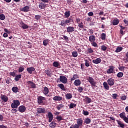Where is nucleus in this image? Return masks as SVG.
I'll return each mask as SVG.
<instances>
[{
  "label": "nucleus",
  "instance_id": "46",
  "mask_svg": "<svg viewBox=\"0 0 128 128\" xmlns=\"http://www.w3.org/2000/svg\"><path fill=\"white\" fill-rule=\"evenodd\" d=\"M106 34L102 33L101 34V39L102 40H106Z\"/></svg>",
  "mask_w": 128,
  "mask_h": 128
},
{
  "label": "nucleus",
  "instance_id": "5",
  "mask_svg": "<svg viewBox=\"0 0 128 128\" xmlns=\"http://www.w3.org/2000/svg\"><path fill=\"white\" fill-rule=\"evenodd\" d=\"M37 113L38 114H46V110L44 108H38L37 110Z\"/></svg>",
  "mask_w": 128,
  "mask_h": 128
},
{
  "label": "nucleus",
  "instance_id": "3",
  "mask_svg": "<svg viewBox=\"0 0 128 128\" xmlns=\"http://www.w3.org/2000/svg\"><path fill=\"white\" fill-rule=\"evenodd\" d=\"M88 82L92 86H96V82H94V79L92 77H88L87 79Z\"/></svg>",
  "mask_w": 128,
  "mask_h": 128
},
{
  "label": "nucleus",
  "instance_id": "4",
  "mask_svg": "<svg viewBox=\"0 0 128 128\" xmlns=\"http://www.w3.org/2000/svg\"><path fill=\"white\" fill-rule=\"evenodd\" d=\"M60 82L62 84H66L68 82V78L64 76H60L59 78Z\"/></svg>",
  "mask_w": 128,
  "mask_h": 128
},
{
  "label": "nucleus",
  "instance_id": "44",
  "mask_svg": "<svg viewBox=\"0 0 128 128\" xmlns=\"http://www.w3.org/2000/svg\"><path fill=\"white\" fill-rule=\"evenodd\" d=\"M43 44L44 46H48V39H47L46 40H44Z\"/></svg>",
  "mask_w": 128,
  "mask_h": 128
},
{
  "label": "nucleus",
  "instance_id": "45",
  "mask_svg": "<svg viewBox=\"0 0 128 128\" xmlns=\"http://www.w3.org/2000/svg\"><path fill=\"white\" fill-rule=\"evenodd\" d=\"M0 20H6V16H4V14H0Z\"/></svg>",
  "mask_w": 128,
  "mask_h": 128
},
{
  "label": "nucleus",
  "instance_id": "29",
  "mask_svg": "<svg viewBox=\"0 0 128 128\" xmlns=\"http://www.w3.org/2000/svg\"><path fill=\"white\" fill-rule=\"evenodd\" d=\"M56 108L58 110H60L61 108H64V106L62 104H60L59 105H58Z\"/></svg>",
  "mask_w": 128,
  "mask_h": 128
},
{
  "label": "nucleus",
  "instance_id": "35",
  "mask_svg": "<svg viewBox=\"0 0 128 128\" xmlns=\"http://www.w3.org/2000/svg\"><path fill=\"white\" fill-rule=\"evenodd\" d=\"M123 48L122 46H118L117 47L116 49V50L115 52H122V50Z\"/></svg>",
  "mask_w": 128,
  "mask_h": 128
},
{
  "label": "nucleus",
  "instance_id": "10",
  "mask_svg": "<svg viewBox=\"0 0 128 128\" xmlns=\"http://www.w3.org/2000/svg\"><path fill=\"white\" fill-rule=\"evenodd\" d=\"M74 32V28L73 26H69L67 27L66 32H68V34H70Z\"/></svg>",
  "mask_w": 128,
  "mask_h": 128
},
{
  "label": "nucleus",
  "instance_id": "12",
  "mask_svg": "<svg viewBox=\"0 0 128 128\" xmlns=\"http://www.w3.org/2000/svg\"><path fill=\"white\" fill-rule=\"evenodd\" d=\"M92 62L95 64H98L102 62V59H100V58H97L95 60H92Z\"/></svg>",
  "mask_w": 128,
  "mask_h": 128
},
{
  "label": "nucleus",
  "instance_id": "20",
  "mask_svg": "<svg viewBox=\"0 0 128 128\" xmlns=\"http://www.w3.org/2000/svg\"><path fill=\"white\" fill-rule=\"evenodd\" d=\"M1 99L4 102H6L8 100V98L6 95H2L1 96Z\"/></svg>",
  "mask_w": 128,
  "mask_h": 128
},
{
  "label": "nucleus",
  "instance_id": "41",
  "mask_svg": "<svg viewBox=\"0 0 128 128\" xmlns=\"http://www.w3.org/2000/svg\"><path fill=\"white\" fill-rule=\"evenodd\" d=\"M120 116L121 118H122L123 120L126 117V113L124 112H122L120 114Z\"/></svg>",
  "mask_w": 128,
  "mask_h": 128
},
{
  "label": "nucleus",
  "instance_id": "15",
  "mask_svg": "<svg viewBox=\"0 0 128 128\" xmlns=\"http://www.w3.org/2000/svg\"><path fill=\"white\" fill-rule=\"evenodd\" d=\"M89 42H96V36L94 35H91L89 36Z\"/></svg>",
  "mask_w": 128,
  "mask_h": 128
},
{
  "label": "nucleus",
  "instance_id": "33",
  "mask_svg": "<svg viewBox=\"0 0 128 128\" xmlns=\"http://www.w3.org/2000/svg\"><path fill=\"white\" fill-rule=\"evenodd\" d=\"M22 78V74H18L15 76L14 80L16 82H18L20 80V79Z\"/></svg>",
  "mask_w": 128,
  "mask_h": 128
},
{
  "label": "nucleus",
  "instance_id": "48",
  "mask_svg": "<svg viewBox=\"0 0 128 128\" xmlns=\"http://www.w3.org/2000/svg\"><path fill=\"white\" fill-rule=\"evenodd\" d=\"M72 56H74V58H76L78 56V52H72Z\"/></svg>",
  "mask_w": 128,
  "mask_h": 128
},
{
  "label": "nucleus",
  "instance_id": "18",
  "mask_svg": "<svg viewBox=\"0 0 128 128\" xmlns=\"http://www.w3.org/2000/svg\"><path fill=\"white\" fill-rule=\"evenodd\" d=\"M120 23V20L118 18H114L112 22V24H113V26H118V24Z\"/></svg>",
  "mask_w": 128,
  "mask_h": 128
},
{
  "label": "nucleus",
  "instance_id": "54",
  "mask_svg": "<svg viewBox=\"0 0 128 128\" xmlns=\"http://www.w3.org/2000/svg\"><path fill=\"white\" fill-rule=\"evenodd\" d=\"M42 18V16L40 15H36L35 16V18L37 20H40V18Z\"/></svg>",
  "mask_w": 128,
  "mask_h": 128
},
{
  "label": "nucleus",
  "instance_id": "50",
  "mask_svg": "<svg viewBox=\"0 0 128 128\" xmlns=\"http://www.w3.org/2000/svg\"><path fill=\"white\" fill-rule=\"evenodd\" d=\"M82 114H84V116H88V114H90V112H88L84 110H82Z\"/></svg>",
  "mask_w": 128,
  "mask_h": 128
},
{
  "label": "nucleus",
  "instance_id": "6",
  "mask_svg": "<svg viewBox=\"0 0 128 128\" xmlns=\"http://www.w3.org/2000/svg\"><path fill=\"white\" fill-rule=\"evenodd\" d=\"M114 66H109V69H108L106 71L107 74H114Z\"/></svg>",
  "mask_w": 128,
  "mask_h": 128
},
{
  "label": "nucleus",
  "instance_id": "62",
  "mask_svg": "<svg viewBox=\"0 0 128 128\" xmlns=\"http://www.w3.org/2000/svg\"><path fill=\"white\" fill-rule=\"evenodd\" d=\"M123 120H124L125 122H126V124H128V117L126 116Z\"/></svg>",
  "mask_w": 128,
  "mask_h": 128
},
{
  "label": "nucleus",
  "instance_id": "40",
  "mask_svg": "<svg viewBox=\"0 0 128 128\" xmlns=\"http://www.w3.org/2000/svg\"><path fill=\"white\" fill-rule=\"evenodd\" d=\"M53 66L55 68H58V66H60V63L58 62H53Z\"/></svg>",
  "mask_w": 128,
  "mask_h": 128
},
{
  "label": "nucleus",
  "instance_id": "9",
  "mask_svg": "<svg viewBox=\"0 0 128 128\" xmlns=\"http://www.w3.org/2000/svg\"><path fill=\"white\" fill-rule=\"evenodd\" d=\"M107 82L109 86H114V80L110 78L108 79V80H107Z\"/></svg>",
  "mask_w": 128,
  "mask_h": 128
},
{
  "label": "nucleus",
  "instance_id": "57",
  "mask_svg": "<svg viewBox=\"0 0 128 128\" xmlns=\"http://www.w3.org/2000/svg\"><path fill=\"white\" fill-rule=\"evenodd\" d=\"M88 52H89V54H92V52H94V50H92V48H88Z\"/></svg>",
  "mask_w": 128,
  "mask_h": 128
},
{
  "label": "nucleus",
  "instance_id": "27",
  "mask_svg": "<svg viewBox=\"0 0 128 128\" xmlns=\"http://www.w3.org/2000/svg\"><path fill=\"white\" fill-rule=\"evenodd\" d=\"M45 72H46V74L50 78V76H52V70H46Z\"/></svg>",
  "mask_w": 128,
  "mask_h": 128
},
{
  "label": "nucleus",
  "instance_id": "19",
  "mask_svg": "<svg viewBox=\"0 0 128 128\" xmlns=\"http://www.w3.org/2000/svg\"><path fill=\"white\" fill-rule=\"evenodd\" d=\"M53 100L56 101H60L62 100V97L60 96H55L53 98Z\"/></svg>",
  "mask_w": 128,
  "mask_h": 128
},
{
  "label": "nucleus",
  "instance_id": "55",
  "mask_svg": "<svg viewBox=\"0 0 128 128\" xmlns=\"http://www.w3.org/2000/svg\"><path fill=\"white\" fill-rule=\"evenodd\" d=\"M80 128L78 124H75L74 126H70V128Z\"/></svg>",
  "mask_w": 128,
  "mask_h": 128
},
{
  "label": "nucleus",
  "instance_id": "24",
  "mask_svg": "<svg viewBox=\"0 0 128 128\" xmlns=\"http://www.w3.org/2000/svg\"><path fill=\"white\" fill-rule=\"evenodd\" d=\"M58 88H60V90H66V88H64V85L62 84H58Z\"/></svg>",
  "mask_w": 128,
  "mask_h": 128
},
{
  "label": "nucleus",
  "instance_id": "13",
  "mask_svg": "<svg viewBox=\"0 0 128 128\" xmlns=\"http://www.w3.org/2000/svg\"><path fill=\"white\" fill-rule=\"evenodd\" d=\"M26 108L24 106H21L18 107V110H19L20 112H26Z\"/></svg>",
  "mask_w": 128,
  "mask_h": 128
},
{
  "label": "nucleus",
  "instance_id": "53",
  "mask_svg": "<svg viewBox=\"0 0 128 128\" xmlns=\"http://www.w3.org/2000/svg\"><path fill=\"white\" fill-rule=\"evenodd\" d=\"M78 28H84V23H82V22H81L78 24Z\"/></svg>",
  "mask_w": 128,
  "mask_h": 128
},
{
  "label": "nucleus",
  "instance_id": "38",
  "mask_svg": "<svg viewBox=\"0 0 128 128\" xmlns=\"http://www.w3.org/2000/svg\"><path fill=\"white\" fill-rule=\"evenodd\" d=\"M86 102H87L88 104H90V102H92V99L88 98V96H86Z\"/></svg>",
  "mask_w": 128,
  "mask_h": 128
},
{
  "label": "nucleus",
  "instance_id": "22",
  "mask_svg": "<svg viewBox=\"0 0 128 128\" xmlns=\"http://www.w3.org/2000/svg\"><path fill=\"white\" fill-rule=\"evenodd\" d=\"M43 92L45 95L48 94V92H50V90H48V88L46 86L44 87Z\"/></svg>",
  "mask_w": 128,
  "mask_h": 128
},
{
  "label": "nucleus",
  "instance_id": "7",
  "mask_svg": "<svg viewBox=\"0 0 128 128\" xmlns=\"http://www.w3.org/2000/svg\"><path fill=\"white\" fill-rule=\"evenodd\" d=\"M34 70H36V68H34L33 66L27 68H26V71L30 74H32V72H34Z\"/></svg>",
  "mask_w": 128,
  "mask_h": 128
},
{
  "label": "nucleus",
  "instance_id": "1",
  "mask_svg": "<svg viewBox=\"0 0 128 128\" xmlns=\"http://www.w3.org/2000/svg\"><path fill=\"white\" fill-rule=\"evenodd\" d=\"M74 20L70 18H68L66 20H62L61 21V23L60 24V26H66V24H70V22H72Z\"/></svg>",
  "mask_w": 128,
  "mask_h": 128
},
{
  "label": "nucleus",
  "instance_id": "37",
  "mask_svg": "<svg viewBox=\"0 0 128 128\" xmlns=\"http://www.w3.org/2000/svg\"><path fill=\"white\" fill-rule=\"evenodd\" d=\"M76 104L70 103L69 105V108H76Z\"/></svg>",
  "mask_w": 128,
  "mask_h": 128
},
{
  "label": "nucleus",
  "instance_id": "8",
  "mask_svg": "<svg viewBox=\"0 0 128 128\" xmlns=\"http://www.w3.org/2000/svg\"><path fill=\"white\" fill-rule=\"evenodd\" d=\"M46 100V98L44 97L40 96L38 98V102L39 104H42L44 103V100Z\"/></svg>",
  "mask_w": 128,
  "mask_h": 128
},
{
  "label": "nucleus",
  "instance_id": "11",
  "mask_svg": "<svg viewBox=\"0 0 128 128\" xmlns=\"http://www.w3.org/2000/svg\"><path fill=\"white\" fill-rule=\"evenodd\" d=\"M48 122H52V120H54V115L51 112H48Z\"/></svg>",
  "mask_w": 128,
  "mask_h": 128
},
{
  "label": "nucleus",
  "instance_id": "42",
  "mask_svg": "<svg viewBox=\"0 0 128 128\" xmlns=\"http://www.w3.org/2000/svg\"><path fill=\"white\" fill-rule=\"evenodd\" d=\"M56 120H57L58 122H60V120H64V118L62 116H57L56 117Z\"/></svg>",
  "mask_w": 128,
  "mask_h": 128
},
{
  "label": "nucleus",
  "instance_id": "64",
  "mask_svg": "<svg viewBox=\"0 0 128 128\" xmlns=\"http://www.w3.org/2000/svg\"><path fill=\"white\" fill-rule=\"evenodd\" d=\"M126 60L128 62V52L126 54Z\"/></svg>",
  "mask_w": 128,
  "mask_h": 128
},
{
  "label": "nucleus",
  "instance_id": "47",
  "mask_svg": "<svg viewBox=\"0 0 128 128\" xmlns=\"http://www.w3.org/2000/svg\"><path fill=\"white\" fill-rule=\"evenodd\" d=\"M117 76H118V78H122V76H124V73H122V72H119L117 74Z\"/></svg>",
  "mask_w": 128,
  "mask_h": 128
},
{
  "label": "nucleus",
  "instance_id": "23",
  "mask_svg": "<svg viewBox=\"0 0 128 128\" xmlns=\"http://www.w3.org/2000/svg\"><path fill=\"white\" fill-rule=\"evenodd\" d=\"M21 26H22V28H23V30H26L29 28L28 26L24 22H22L21 24Z\"/></svg>",
  "mask_w": 128,
  "mask_h": 128
},
{
  "label": "nucleus",
  "instance_id": "56",
  "mask_svg": "<svg viewBox=\"0 0 128 128\" xmlns=\"http://www.w3.org/2000/svg\"><path fill=\"white\" fill-rule=\"evenodd\" d=\"M112 98H114V100H116V98H118V94H112Z\"/></svg>",
  "mask_w": 128,
  "mask_h": 128
},
{
  "label": "nucleus",
  "instance_id": "28",
  "mask_svg": "<svg viewBox=\"0 0 128 128\" xmlns=\"http://www.w3.org/2000/svg\"><path fill=\"white\" fill-rule=\"evenodd\" d=\"M92 122V120L90 118H86L84 121V124H90Z\"/></svg>",
  "mask_w": 128,
  "mask_h": 128
},
{
  "label": "nucleus",
  "instance_id": "25",
  "mask_svg": "<svg viewBox=\"0 0 128 128\" xmlns=\"http://www.w3.org/2000/svg\"><path fill=\"white\" fill-rule=\"evenodd\" d=\"M103 86L105 90H110V86H108V84L106 82H104Z\"/></svg>",
  "mask_w": 128,
  "mask_h": 128
},
{
  "label": "nucleus",
  "instance_id": "36",
  "mask_svg": "<svg viewBox=\"0 0 128 128\" xmlns=\"http://www.w3.org/2000/svg\"><path fill=\"white\" fill-rule=\"evenodd\" d=\"M12 90L13 92H18V88L16 86H14L12 88Z\"/></svg>",
  "mask_w": 128,
  "mask_h": 128
},
{
  "label": "nucleus",
  "instance_id": "61",
  "mask_svg": "<svg viewBox=\"0 0 128 128\" xmlns=\"http://www.w3.org/2000/svg\"><path fill=\"white\" fill-rule=\"evenodd\" d=\"M18 110H16V109L13 108L11 110V112H12V114H16V112H18Z\"/></svg>",
  "mask_w": 128,
  "mask_h": 128
},
{
  "label": "nucleus",
  "instance_id": "60",
  "mask_svg": "<svg viewBox=\"0 0 128 128\" xmlns=\"http://www.w3.org/2000/svg\"><path fill=\"white\" fill-rule=\"evenodd\" d=\"M10 76H16V72H10Z\"/></svg>",
  "mask_w": 128,
  "mask_h": 128
},
{
  "label": "nucleus",
  "instance_id": "52",
  "mask_svg": "<svg viewBox=\"0 0 128 128\" xmlns=\"http://www.w3.org/2000/svg\"><path fill=\"white\" fill-rule=\"evenodd\" d=\"M91 44H92V46H94L95 48H98V44L95 42H91Z\"/></svg>",
  "mask_w": 128,
  "mask_h": 128
},
{
  "label": "nucleus",
  "instance_id": "17",
  "mask_svg": "<svg viewBox=\"0 0 128 128\" xmlns=\"http://www.w3.org/2000/svg\"><path fill=\"white\" fill-rule=\"evenodd\" d=\"M27 84H30L32 88H36V84L34 83V82L32 81H28Z\"/></svg>",
  "mask_w": 128,
  "mask_h": 128
},
{
  "label": "nucleus",
  "instance_id": "34",
  "mask_svg": "<svg viewBox=\"0 0 128 128\" xmlns=\"http://www.w3.org/2000/svg\"><path fill=\"white\" fill-rule=\"evenodd\" d=\"M65 18H70V11H68L65 12L64 13Z\"/></svg>",
  "mask_w": 128,
  "mask_h": 128
},
{
  "label": "nucleus",
  "instance_id": "16",
  "mask_svg": "<svg viewBox=\"0 0 128 128\" xmlns=\"http://www.w3.org/2000/svg\"><path fill=\"white\" fill-rule=\"evenodd\" d=\"M82 118H79L77 119V124H78L80 127L82 126Z\"/></svg>",
  "mask_w": 128,
  "mask_h": 128
},
{
  "label": "nucleus",
  "instance_id": "39",
  "mask_svg": "<svg viewBox=\"0 0 128 128\" xmlns=\"http://www.w3.org/2000/svg\"><path fill=\"white\" fill-rule=\"evenodd\" d=\"M39 8H40L41 10H44L46 8V6L44 4L42 3H40L38 6Z\"/></svg>",
  "mask_w": 128,
  "mask_h": 128
},
{
  "label": "nucleus",
  "instance_id": "21",
  "mask_svg": "<svg viewBox=\"0 0 128 128\" xmlns=\"http://www.w3.org/2000/svg\"><path fill=\"white\" fill-rule=\"evenodd\" d=\"M82 84V82H80V80H76L74 82V86H78L80 84Z\"/></svg>",
  "mask_w": 128,
  "mask_h": 128
},
{
  "label": "nucleus",
  "instance_id": "14",
  "mask_svg": "<svg viewBox=\"0 0 128 128\" xmlns=\"http://www.w3.org/2000/svg\"><path fill=\"white\" fill-rule=\"evenodd\" d=\"M21 10L24 12H30V6H25L21 9Z\"/></svg>",
  "mask_w": 128,
  "mask_h": 128
},
{
  "label": "nucleus",
  "instance_id": "51",
  "mask_svg": "<svg viewBox=\"0 0 128 128\" xmlns=\"http://www.w3.org/2000/svg\"><path fill=\"white\" fill-rule=\"evenodd\" d=\"M106 48H106V46L104 45H102L101 46V50L103 51L106 50Z\"/></svg>",
  "mask_w": 128,
  "mask_h": 128
},
{
  "label": "nucleus",
  "instance_id": "58",
  "mask_svg": "<svg viewBox=\"0 0 128 128\" xmlns=\"http://www.w3.org/2000/svg\"><path fill=\"white\" fill-rule=\"evenodd\" d=\"M122 100H126V96H123L120 97Z\"/></svg>",
  "mask_w": 128,
  "mask_h": 128
},
{
  "label": "nucleus",
  "instance_id": "2",
  "mask_svg": "<svg viewBox=\"0 0 128 128\" xmlns=\"http://www.w3.org/2000/svg\"><path fill=\"white\" fill-rule=\"evenodd\" d=\"M20 104V100H14L13 102L11 104V108H18V107Z\"/></svg>",
  "mask_w": 128,
  "mask_h": 128
},
{
  "label": "nucleus",
  "instance_id": "31",
  "mask_svg": "<svg viewBox=\"0 0 128 128\" xmlns=\"http://www.w3.org/2000/svg\"><path fill=\"white\" fill-rule=\"evenodd\" d=\"M50 128H56V123L54 122H52L50 124Z\"/></svg>",
  "mask_w": 128,
  "mask_h": 128
},
{
  "label": "nucleus",
  "instance_id": "63",
  "mask_svg": "<svg viewBox=\"0 0 128 128\" xmlns=\"http://www.w3.org/2000/svg\"><path fill=\"white\" fill-rule=\"evenodd\" d=\"M124 68H126V67L124 66H121L119 68V70H124Z\"/></svg>",
  "mask_w": 128,
  "mask_h": 128
},
{
  "label": "nucleus",
  "instance_id": "43",
  "mask_svg": "<svg viewBox=\"0 0 128 128\" xmlns=\"http://www.w3.org/2000/svg\"><path fill=\"white\" fill-rule=\"evenodd\" d=\"M24 70V66H20L18 68V72H22Z\"/></svg>",
  "mask_w": 128,
  "mask_h": 128
},
{
  "label": "nucleus",
  "instance_id": "59",
  "mask_svg": "<svg viewBox=\"0 0 128 128\" xmlns=\"http://www.w3.org/2000/svg\"><path fill=\"white\" fill-rule=\"evenodd\" d=\"M82 90H84L82 87H78V92H82Z\"/></svg>",
  "mask_w": 128,
  "mask_h": 128
},
{
  "label": "nucleus",
  "instance_id": "49",
  "mask_svg": "<svg viewBox=\"0 0 128 128\" xmlns=\"http://www.w3.org/2000/svg\"><path fill=\"white\" fill-rule=\"evenodd\" d=\"M86 66H90V62L88 60H84Z\"/></svg>",
  "mask_w": 128,
  "mask_h": 128
},
{
  "label": "nucleus",
  "instance_id": "32",
  "mask_svg": "<svg viewBox=\"0 0 128 128\" xmlns=\"http://www.w3.org/2000/svg\"><path fill=\"white\" fill-rule=\"evenodd\" d=\"M80 76H78V74H74L73 76V77L71 78L70 80H76V78H78Z\"/></svg>",
  "mask_w": 128,
  "mask_h": 128
},
{
  "label": "nucleus",
  "instance_id": "26",
  "mask_svg": "<svg viewBox=\"0 0 128 128\" xmlns=\"http://www.w3.org/2000/svg\"><path fill=\"white\" fill-rule=\"evenodd\" d=\"M72 98V94L70 93H68L66 94V100H70Z\"/></svg>",
  "mask_w": 128,
  "mask_h": 128
},
{
  "label": "nucleus",
  "instance_id": "30",
  "mask_svg": "<svg viewBox=\"0 0 128 128\" xmlns=\"http://www.w3.org/2000/svg\"><path fill=\"white\" fill-rule=\"evenodd\" d=\"M118 124L120 126V128H124V124H122L120 120H117Z\"/></svg>",
  "mask_w": 128,
  "mask_h": 128
}]
</instances>
